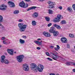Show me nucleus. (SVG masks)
<instances>
[{
  "label": "nucleus",
  "instance_id": "obj_39",
  "mask_svg": "<svg viewBox=\"0 0 75 75\" xmlns=\"http://www.w3.org/2000/svg\"><path fill=\"white\" fill-rule=\"evenodd\" d=\"M22 37L23 38H24L25 39H26L27 38V37L26 36H22Z\"/></svg>",
  "mask_w": 75,
  "mask_h": 75
},
{
  "label": "nucleus",
  "instance_id": "obj_20",
  "mask_svg": "<svg viewBox=\"0 0 75 75\" xmlns=\"http://www.w3.org/2000/svg\"><path fill=\"white\" fill-rule=\"evenodd\" d=\"M53 33L54 36L56 37V36H57V35H58V32L57 31H55Z\"/></svg>",
  "mask_w": 75,
  "mask_h": 75
},
{
  "label": "nucleus",
  "instance_id": "obj_52",
  "mask_svg": "<svg viewBox=\"0 0 75 75\" xmlns=\"http://www.w3.org/2000/svg\"><path fill=\"white\" fill-rule=\"evenodd\" d=\"M72 65H74V66H75V63L72 62Z\"/></svg>",
  "mask_w": 75,
  "mask_h": 75
},
{
  "label": "nucleus",
  "instance_id": "obj_34",
  "mask_svg": "<svg viewBox=\"0 0 75 75\" xmlns=\"http://www.w3.org/2000/svg\"><path fill=\"white\" fill-rule=\"evenodd\" d=\"M31 10H33V9H35L37 8V7L36 6H32L31 7Z\"/></svg>",
  "mask_w": 75,
  "mask_h": 75
},
{
  "label": "nucleus",
  "instance_id": "obj_49",
  "mask_svg": "<svg viewBox=\"0 0 75 75\" xmlns=\"http://www.w3.org/2000/svg\"><path fill=\"white\" fill-rule=\"evenodd\" d=\"M72 71L74 72L75 73V69H72Z\"/></svg>",
  "mask_w": 75,
  "mask_h": 75
},
{
  "label": "nucleus",
  "instance_id": "obj_5",
  "mask_svg": "<svg viewBox=\"0 0 75 75\" xmlns=\"http://www.w3.org/2000/svg\"><path fill=\"white\" fill-rule=\"evenodd\" d=\"M24 57V56L23 55L18 56L17 57L18 62H21L23 61V59Z\"/></svg>",
  "mask_w": 75,
  "mask_h": 75
},
{
  "label": "nucleus",
  "instance_id": "obj_17",
  "mask_svg": "<svg viewBox=\"0 0 75 75\" xmlns=\"http://www.w3.org/2000/svg\"><path fill=\"white\" fill-rule=\"evenodd\" d=\"M34 42L36 44H38V45H41V42H42V40H41V41L40 42L37 41H34Z\"/></svg>",
  "mask_w": 75,
  "mask_h": 75
},
{
  "label": "nucleus",
  "instance_id": "obj_41",
  "mask_svg": "<svg viewBox=\"0 0 75 75\" xmlns=\"http://www.w3.org/2000/svg\"><path fill=\"white\" fill-rule=\"evenodd\" d=\"M67 47L68 48H70V46H69V45L67 44Z\"/></svg>",
  "mask_w": 75,
  "mask_h": 75
},
{
  "label": "nucleus",
  "instance_id": "obj_44",
  "mask_svg": "<svg viewBox=\"0 0 75 75\" xmlns=\"http://www.w3.org/2000/svg\"><path fill=\"white\" fill-rule=\"evenodd\" d=\"M54 47V46H51L50 47V48H51V49L53 48Z\"/></svg>",
  "mask_w": 75,
  "mask_h": 75
},
{
  "label": "nucleus",
  "instance_id": "obj_12",
  "mask_svg": "<svg viewBox=\"0 0 75 75\" xmlns=\"http://www.w3.org/2000/svg\"><path fill=\"white\" fill-rule=\"evenodd\" d=\"M61 41L63 43H67V39L65 37H62L61 38Z\"/></svg>",
  "mask_w": 75,
  "mask_h": 75
},
{
  "label": "nucleus",
  "instance_id": "obj_23",
  "mask_svg": "<svg viewBox=\"0 0 75 75\" xmlns=\"http://www.w3.org/2000/svg\"><path fill=\"white\" fill-rule=\"evenodd\" d=\"M54 27H56L57 29H60V28H61V26H60L56 24H54Z\"/></svg>",
  "mask_w": 75,
  "mask_h": 75
},
{
  "label": "nucleus",
  "instance_id": "obj_53",
  "mask_svg": "<svg viewBox=\"0 0 75 75\" xmlns=\"http://www.w3.org/2000/svg\"><path fill=\"white\" fill-rule=\"evenodd\" d=\"M14 54H16V51H15L14 52Z\"/></svg>",
  "mask_w": 75,
  "mask_h": 75
},
{
  "label": "nucleus",
  "instance_id": "obj_9",
  "mask_svg": "<svg viewBox=\"0 0 75 75\" xmlns=\"http://www.w3.org/2000/svg\"><path fill=\"white\" fill-rule=\"evenodd\" d=\"M7 6L4 4H2L0 6V10H5L6 9Z\"/></svg>",
  "mask_w": 75,
  "mask_h": 75
},
{
  "label": "nucleus",
  "instance_id": "obj_3",
  "mask_svg": "<svg viewBox=\"0 0 75 75\" xmlns=\"http://www.w3.org/2000/svg\"><path fill=\"white\" fill-rule=\"evenodd\" d=\"M4 59H5V56L3 55L1 56V62L2 63H4H4L6 64H9V62H10L9 61L6 59L4 60Z\"/></svg>",
  "mask_w": 75,
  "mask_h": 75
},
{
  "label": "nucleus",
  "instance_id": "obj_1",
  "mask_svg": "<svg viewBox=\"0 0 75 75\" xmlns=\"http://www.w3.org/2000/svg\"><path fill=\"white\" fill-rule=\"evenodd\" d=\"M31 69L33 71H35L38 69V71L40 72H42L43 69L44 67L42 65L39 64L38 67L37 65L34 63H32L31 64Z\"/></svg>",
  "mask_w": 75,
  "mask_h": 75
},
{
  "label": "nucleus",
  "instance_id": "obj_35",
  "mask_svg": "<svg viewBox=\"0 0 75 75\" xmlns=\"http://www.w3.org/2000/svg\"><path fill=\"white\" fill-rule=\"evenodd\" d=\"M47 59H48V60H49V61H52V59L49 57L47 58Z\"/></svg>",
  "mask_w": 75,
  "mask_h": 75
},
{
  "label": "nucleus",
  "instance_id": "obj_24",
  "mask_svg": "<svg viewBox=\"0 0 75 75\" xmlns=\"http://www.w3.org/2000/svg\"><path fill=\"white\" fill-rule=\"evenodd\" d=\"M48 11V13L49 14H52L53 13V11L51 9H49Z\"/></svg>",
  "mask_w": 75,
  "mask_h": 75
},
{
  "label": "nucleus",
  "instance_id": "obj_19",
  "mask_svg": "<svg viewBox=\"0 0 75 75\" xmlns=\"http://www.w3.org/2000/svg\"><path fill=\"white\" fill-rule=\"evenodd\" d=\"M66 64L68 66H69V65H72V62H66Z\"/></svg>",
  "mask_w": 75,
  "mask_h": 75
},
{
  "label": "nucleus",
  "instance_id": "obj_14",
  "mask_svg": "<svg viewBox=\"0 0 75 75\" xmlns=\"http://www.w3.org/2000/svg\"><path fill=\"white\" fill-rule=\"evenodd\" d=\"M55 31V29L54 27H51L50 29L49 30V32L50 33H53Z\"/></svg>",
  "mask_w": 75,
  "mask_h": 75
},
{
  "label": "nucleus",
  "instance_id": "obj_28",
  "mask_svg": "<svg viewBox=\"0 0 75 75\" xmlns=\"http://www.w3.org/2000/svg\"><path fill=\"white\" fill-rule=\"evenodd\" d=\"M3 18L2 16L0 15V23H2V22H3Z\"/></svg>",
  "mask_w": 75,
  "mask_h": 75
},
{
  "label": "nucleus",
  "instance_id": "obj_13",
  "mask_svg": "<svg viewBox=\"0 0 75 75\" xmlns=\"http://www.w3.org/2000/svg\"><path fill=\"white\" fill-rule=\"evenodd\" d=\"M8 3L10 7H14L15 5L13 2L9 1L8 2Z\"/></svg>",
  "mask_w": 75,
  "mask_h": 75
},
{
  "label": "nucleus",
  "instance_id": "obj_36",
  "mask_svg": "<svg viewBox=\"0 0 75 75\" xmlns=\"http://www.w3.org/2000/svg\"><path fill=\"white\" fill-rule=\"evenodd\" d=\"M3 43L4 44H6V45L7 44H8V43L6 42L5 41H3Z\"/></svg>",
  "mask_w": 75,
  "mask_h": 75
},
{
  "label": "nucleus",
  "instance_id": "obj_42",
  "mask_svg": "<svg viewBox=\"0 0 75 75\" xmlns=\"http://www.w3.org/2000/svg\"><path fill=\"white\" fill-rule=\"evenodd\" d=\"M51 24H52L51 23H49L47 25V26L48 27H50V26L51 25Z\"/></svg>",
  "mask_w": 75,
  "mask_h": 75
},
{
  "label": "nucleus",
  "instance_id": "obj_51",
  "mask_svg": "<svg viewBox=\"0 0 75 75\" xmlns=\"http://www.w3.org/2000/svg\"><path fill=\"white\" fill-rule=\"evenodd\" d=\"M42 40L41 39L39 38V39H38L37 40H38V41H40V40Z\"/></svg>",
  "mask_w": 75,
  "mask_h": 75
},
{
  "label": "nucleus",
  "instance_id": "obj_50",
  "mask_svg": "<svg viewBox=\"0 0 75 75\" xmlns=\"http://www.w3.org/2000/svg\"><path fill=\"white\" fill-rule=\"evenodd\" d=\"M50 75H55L53 73L50 74Z\"/></svg>",
  "mask_w": 75,
  "mask_h": 75
},
{
  "label": "nucleus",
  "instance_id": "obj_32",
  "mask_svg": "<svg viewBox=\"0 0 75 75\" xmlns=\"http://www.w3.org/2000/svg\"><path fill=\"white\" fill-rule=\"evenodd\" d=\"M72 8L73 10L75 11V4H73L72 5Z\"/></svg>",
  "mask_w": 75,
  "mask_h": 75
},
{
  "label": "nucleus",
  "instance_id": "obj_47",
  "mask_svg": "<svg viewBox=\"0 0 75 75\" xmlns=\"http://www.w3.org/2000/svg\"><path fill=\"white\" fill-rule=\"evenodd\" d=\"M25 1H27V2H29L30 1V0H24Z\"/></svg>",
  "mask_w": 75,
  "mask_h": 75
},
{
  "label": "nucleus",
  "instance_id": "obj_30",
  "mask_svg": "<svg viewBox=\"0 0 75 75\" xmlns=\"http://www.w3.org/2000/svg\"><path fill=\"white\" fill-rule=\"evenodd\" d=\"M14 14H18L19 13V11L16 10L14 11L13 12Z\"/></svg>",
  "mask_w": 75,
  "mask_h": 75
},
{
  "label": "nucleus",
  "instance_id": "obj_45",
  "mask_svg": "<svg viewBox=\"0 0 75 75\" xmlns=\"http://www.w3.org/2000/svg\"><path fill=\"white\" fill-rule=\"evenodd\" d=\"M32 10L31 9V8H30L28 9L27 10V11H29L30 10Z\"/></svg>",
  "mask_w": 75,
  "mask_h": 75
},
{
  "label": "nucleus",
  "instance_id": "obj_18",
  "mask_svg": "<svg viewBox=\"0 0 75 75\" xmlns=\"http://www.w3.org/2000/svg\"><path fill=\"white\" fill-rule=\"evenodd\" d=\"M24 2H21L19 4V6L21 7H23V8L24 6Z\"/></svg>",
  "mask_w": 75,
  "mask_h": 75
},
{
  "label": "nucleus",
  "instance_id": "obj_33",
  "mask_svg": "<svg viewBox=\"0 0 75 75\" xmlns=\"http://www.w3.org/2000/svg\"><path fill=\"white\" fill-rule=\"evenodd\" d=\"M45 54L47 55V56H48L49 57V56H50V53L48 52H46L45 53Z\"/></svg>",
  "mask_w": 75,
  "mask_h": 75
},
{
  "label": "nucleus",
  "instance_id": "obj_29",
  "mask_svg": "<svg viewBox=\"0 0 75 75\" xmlns=\"http://www.w3.org/2000/svg\"><path fill=\"white\" fill-rule=\"evenodd\" d=\"M28 5L27 4H25V3H24V5L23 6V8H26L28 7Z\"/></svg>",
  "mask_w": 75,
  "mask_h": 75
},
{
  "label": "nucleus",
  "instance_id": "obj_16",
  "mask_svg": "<svg viewBox=\"0 0 75 75\" xmlns=\"http://www.w3.org/2000/svg\"><path fill=\"white\" fill-rule=\"evenodd\" d=\"M19 42L20 44H23L25 43V40H24L20 39H19Z\"/></svg>",
  "mask_w": 75,
  "mask_h": 75
},
{
  "label": "nucleus",
  "instance_id": "obj_40",
  "mask_svg": "<svg viewBox=\"0 0 75 75\" xmlns=\"http://www.w3.org/2000/svg\"><path fill=\"white\" fill-rule=\"evenodd\" d=\"M6 39V38H5V37H3L1 38V40H4V39Z\"/></svg>",
  "mask_w": 75,
  "mask_h": 75
},
{
  "label": "nucleus",
  "instance_id": "obj_4",
  "mask_svg": "<svg viewBox=\"0 0 75 75\" xmlns=\"http://www.w3.org/2000/svg\"><path fill=\"white\" fill-rule=\"evenodd\" d=\"M50 57L54 60H57L56 59L59 58V56H58L55 55L52 53H50Z\"/></svg>",
  "mask_w": 75,
  "mask_h": 75
},
{
  "label": "nucleus",
  "instance_id": "obj_15",
  "mask_svg": "<svg viewBox=\"0 0 75 75\" xmlns=\"http://www.w3.org/2000/svg\"><path fill=\"white\" fill-rule=\"evenodd\" d=\"M38 13L37 12H35L33 15V17L34 18H36V17H38Z\"/></svg>",
  "mask_w": 75,
  "mask_h": 75
},
{
  "label": "nucleus",
  "instance_id": "obj_55",
  "mask_svg": "<svg viewBox=\"0 0 75 75\" xmlns=\"http://www.w3.org/2000/svg\"><path fill=\"white\" fill-rule=\"evenodd\" d=\"M6 55H7V53H6Z\"/></svg>",
  "mask_w": 75,
  "mask_h": 75
},
{
  "label": "nucleus",
  "instance_id": "obj_6",
  "mask_svg": "<svg viewBox=\"0 0 75 75\" xmlns=\"http://www.w3.org/2000/svg\"><path fill=\"white\" fill-rule=\"evenodd\" d=\"M57 18H56V20H53V22L54 23H57V22H59L60 20L59 19L61 18H63V17H62V15H58L57 16Z\"/></svg>",
  "mask_w": 75,
  "mask_h": 75
},
{
  "label": "nucleus",
  "instance_id": "obj_10",
  "mask_svg": "<svg viewBox=\"0 0 75 75\" xmlns=\"http://www.w3.org/2000/svg\"><path fill=\"white\" fill-rule=\"evenodd\" d=\"M7 52L8 54L11 55H13L14 54V50L13 49H8L7 50Z\"/></svg>",
  "mask_w": 75,
  "mask_h": 75
},
{
  "label": "nucleus",
  "instance_id": "obj_37",
  "mask_svg": "<svg viewBox=\"0 0 75 75\" xmlns=\"http://www.w3.org/2000/svg\"><path fill=\"white\" fill-rule=\"evenodd\" d=\"M58 8H59V9H60V10H62V7L61 6H59L58 7Z\"/></svg>",
  "mask_w": 75,
  "mask_h": 75
},
{
  "label": "nucleus",
  "instance_id": "obj_11",
  "mask_svg": "<svg viewBox=\"0 0 75 75\" xmlns=\"http://www.w3.org/2000/svg\"><path fill=\"white\" fill-rule=\"evenodd\" d=\"M43 34L46 37H51V34L48 32H44L43 33Z\"/></svg>",
  "mask_w": 75,
  "mask_h": 75
},
{
  "label": "nucleus",
  "instance_id": "obj_25",
  "mask_svg": "<svg viewBox=\"0 0 75 75\" xmlns=\"http://www.w3.org/2000/svg\"><path fill=\"white\" fill-rule=\"evenodd\" d=\"M45 18L47 21H49L50 20V18H49L47 16L45 17Z\"/></svg>",
  "mask_w": 75,
  "mask_h": 75
},
{
  "label": "nucleus",
  "instance_id": "obj_8",
  "mask_svg": "<svg viewBox=\"0 0 75 75\" xmlns=\"http://www.w3.org/2000/svg\"><path fill=\"white\" fill-rule=\"evenodd\" d=\"M48 4L49 5L50 8H52L54 7V4H55L54 2H52V1H49L48 2Z\"/></svg>",
  "mask_w": 75,
  "mask_h": 75
},
{
  "label": "nucleus",
  "instance_id": "obj_48",
  "mask_svg": "<svg viewBox=\"0 0 75 75\" xmlns=\"http://www.w3.org/2000/svg\"><path fill=\"white\" fill-rule=\"evenodd\" d=\"M0 26H1V27H2L1 28H3V25H2V24H1V23H0Z\"/></svg>",
  "mask_w": 75,
  "mask_h": 75
},
{
  "label": "nucleus",
  "instance_id": "obj_46",
  "mask_svg": "<svg viewBox=\"0 0 75 75\" xmlns=\"http://www.w3.org/2000/svg\"><path fill=\"white\" fill-rule=\"evenodd\" d=\"M44 0H38V1H39L42 2V1H44Z\"/></svg>",
  "mask_w": 75,
  "mask_h": 75
},
{
  "label": "nucleus",
  "instance_id": "obj_7",
  "mask_svg": "<svg viewBox=\"0 0 75 75\" xmlns=\"http://www.w3.org/2000/svg\"><path fill=\"white\" fill-rule=\"evenodd\" d=\"M23 70L25 71H28L29 70V67L27 64H24L23 66Z\"/></svg>",
  "mask_w": 75,
  "mask_h": 75
},
{
  "label": "nucleus",
  "instance_id": "obj_43",
  "mask_svg": "<svg viewBox=\"0 0 75 75\" xmlns=\"http://www.w3.org/2000/svg\"><path fill=\"white\" fill-rule=\"evenodd\" d=\"M36 49L37 50H40V49H41V48L39 47H38L36 48Z\"/></svg>",
  "mask_w": 75,
  "mask_h": 75
},
{
  "label": "nucleus",
  "instance_id": "obj_54",
  "mask_svg": "<svg viewBox=\"0 0 75 75\" xmlns=\"http://www.w3.org/2000/svg\"><path fill=\"white\" fill-rule=\"evenodd\" d=\"M0 47H1V45H0Z\"/></svg>",
  "mask_w": 75,
  "mask_h": 75
},
{
  "label": "nucleus",
  "instance_id": "obj_21",
  "mask_svg": "<svg viewBox=\"0 0 75 75\" xmlns=\"http://www.w3.org/2000/svg\"><path fill=\"white\" fill-rule=\"evenodd\" d=\"M37 24V22L35 21H33L32 22V24L33 26H35V25H36V24Z\"/></svg>",
  "mask_w": 75,
  "mask_h": 75
},
{
  "label": "nucleus",
  "instance_id": "obj_31",
  "mask_svg": "<svg viewBox=\"0 0 75 75\" xmlns=\"http://www.w3.org/2000/svg\"><path fill=\"white\" fill-rule=\"evenodd\" d=\"M69 36L70 37H71V38H72L74 37V35H73V34H69Z\"/></svg>",
  "mask_w": 75,
  "mask_h": 75
},
{
  "label": "nucleus",
  "instance_id": "obj_2",
  "mask_svg": "<svg viewBox=\"0 0 75 75\" xmlns=\"http://www.w3.org/2000/svg\"><path fill=\"white\" fill-rule=\"evenodd\" d=\"M18 27L19 28V30L21 32L25 31L26 28L27 27V25H23L22 23H20L18 24Z\"/></svg>",
  "mask_w": 75,
  "mask_h": 75
},
{
  "label": "nucleus",
  "instance_id": "obj_26",
  "mask_svg": "<svg viewBox=\"0 0 75 75\" xmlns=\"http://www.w3.org/2000/svg\"><path fill=\"white\" fill-rule=\"evenodd\" d=\"M67 23V22L64 20H63L61 22V24H64Z\"/></svg>",
  "mask_w": 75,
  "mask_h": 75
},
{
  "label": "nucleus",
  "instance_id": "obj_38",
  "mask_svg": "<svg viewBox=\"0 0 75 75\" xmlns=\"http://www.w3.org/2000/svg\"><path fill=\"white\" fill-rule=\"evenodd\" d=\"M18 22H23V20L21 19H19L18 21Z\"/></svg>",
  "mask_w": 75,
  "mask_h": 75
},
{
  "label": "nucleus",
  "instance_id": "obj_22",
  "mask_svg": "<svg viewBox=\"0 0 75 75\" xmlns=\"http://www.w3.org/2000/svg\"><path fill=\"white\" fill-rule=\"evenodd\" d=\"M57 47H54V49L56 51H59V49H60V47H59V46L58 45H57Z\"/></svg>",
  "mask_w": 75,
  "mask_h": 75
},
{
  "label": "nucleus",
  "instance_id": "obj_27",
  "mask_svg": "<svg viewBox=\"0 0 75 75\" xmlns=\"http://www.w3.org/2000/svg\"><path fill=\"white\" fill-rule=\"evenodd\" d=\"M67 9L68 11L70 13H71V11H72V8H71V7H68L67 8Z\"/></svg>",
  "mask_w": 75,
  "mask_h": 75
}]
</instances>
